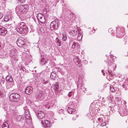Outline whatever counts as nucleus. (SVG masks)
Returning a JSON list of instances; mask_svg holds the SVG:
<instances>
[{"mask_svg": "<svg viewBox=\"0 0 128 128\" xmlns=\"http://www.w3.org/2000/svg\"><path fill=\"white\" fill-rule=\"evenodd\" d=\"M28 9V4L20 5L17 6L16 8V12L22 15L25 14Z\"/></svg>", "mask_w": 128, "mask_h": 128, "instance_id": "1", "label": "nucleus"}, {"mask_svg": "<svg viewBox=\"0 0 128 128\" xmlns=\"http://www.w3.org/2000/svg\"><path fill=\"white\" fill-rule=\"evenodd\" d=\"M27 28L24 22L19 24L16 28V30L21 34H26L27 31Z\"/></svg>", "mask_w": 128, "mask_h": 128, "instance_id": "2", "label": "nucleus"}, {"mask_svg": "<svg viewBox=\"0 0 128 128\" xmlns=\"http://www.w3.org/2000/svg\"><path fill=\"white\" fill-rule=\"evenodd\" d=\"M58 21L57 20H55L52 21L51 23L50 26V29L52 30L58 29Z\"/></svg>", "mask_w": 128, "mask_h": 128, "instance_id": "3", "label": "nucleus"}, {"mask_svg": "<svg viewBox=\"0 0 128 128\" xmlns=\"http://www.w3.org/2000/svg\"><path fill=\"white\" fill-rule=\"evenodd\" d=\"M24 38L22 37H20L17 39L16 44L18 46L22 47L24 44Z\"/></svg>", "mask_w": 128, "mask_h": 128, "instance_id": "4", "label": "nucleus"}, {"mask_svg": "<svg viewBox=\"0 0 128 128\" xmlns=\"http://www.w3.org/2000/svg\"><path fill=\"white\" fill-rule=\"evenodd\" d=\"M47 59L46 56L42 54H41L40 62L42 64H44L47 62Z\"/></svg>", "mask_w": 128, "mask_h": 128, "instance_id": "5", "label": "nucleus"}, {"mask_svg": "<svg viewBox=\"0 0 128 128\" xmlns=\"http://www.w3.org/2000/svg\"><path fill=\"white\" fill-rule=\"evenodd\" d=\"M42 123L43 126L45 128L47 127H50V122L47 120H42Z\"/></svg>", "mask_w": 128, "mask_h": 128, "instance_id": "6", "label": "nucleus"}, {"mask_svg": "<svg viewBox=\"0 0 128 128\" xmlns=\"http://www.w3.org/2000/svg\"><path fill=\"white\" fill-rule=\"evenodd\" d=\"M36 114L39 119H42L45 116L43 112L40 111L36 112Z\"/></svg>", "mask_w": 128, "mask_h": 128, "instance_id": "7", "label": "nucleus"}, {"mask_svg": "<svg viewBox=\"0 0 128 128\" xmlns=\"http://www.w3.org/2000/svg\"><path fill=\"white\" fill-rule=\"evenodd\" d=\"M33 88L31 86H28L26 88L25 92L28 94H30L32 93V92Z\"/></svg>", "mask_w": 128, "mask_h": 128, "instance_id": "8", "label": "nucleus"}, {"mask_svg": "<svg viewBox=\"0 0 128 128\" xmlns=\"http://www.w3.org/2000/svg\"><path fill=\"white\" fill-rule=\"evenodd\" d=\"M41 16H38V17L37 18L39 22L41 23L42 24H44L45 22V17L42 14H41Z\"/></svg>", "mask_w": 128, "mask_h": 128, "instance_id": "9", "label": "nucleus"}, {"mask_svg": "<svg viewBox=\"0 0 128 128\" xmlns=\"http://www.w3.org/2000/svg\"><path fill=\"white\" fill-rule=\"evenodd\" d=\"M9 96V99L10 101L12 102H18L20 99V98L17 96Z\"/></svg>", "mask_w": 128, "mask_h": 128, "instance_id": "10", "label": "nucleus"}, {"mask_svg": "<svg viewBox=\"0 0 128 128\" xmlns=\"http://www.w3.org/2000/svg\"><path fill=\"white\" fill-rule=\"evenodd\" d=\"M7 32L6 29L0 26V35L4 36Z\"/></svg>", "mask_w": 128, "mask_h": 128, "instance_id": "11", "label": "nucleus"}, {"mask_svg": "<svg viewBox=\"0 0 128 128\" xmlns=\"http://www.w3.org/2000/svg\"><path fill=\"white\" fill-rule=\"evenodd\" d=\"M120 113L121 114L122 116H124L126 114L127 110L125 108L122 109L120 111Z\"/></svg>", "mask_w": 128, "mask_h": 128, "instance_id": "12", "label": "nucleus"}, {"mask_svg": "<svg viewBox=\"0 0 128 128\" xmlns=\"http://www.w3.org/2000/svg\"><path fill=\"white\" fill-rule=\"evenodd\" d=\"M25 115H26V118L27 119H30V114L29 112V110L28 109H26L25 111H24Z\"/></svg>", "mask_w": 128, "mask_h": 128, "instance_id": "13", "label": "nucleus"}, {"mask_svg": "<svg viewBox=\"0 0 128 128\" xmlns=\"http://www.w3.org/2000/svg\"><path fill=\"white\" fill-rule=\"evenodd\" d=\"M69 34L73 36H76L77 34V32L76 30H71L69 32Z\"/></svg>", "mask_w": 128, "mask_h": 128, "instance_id": "14", "label": "nucleus"}, {"mask_svg": "<svg viewBox=\"0 0 128 128\" xmlns=\"http://www.w3.org/2000/svg\"><path fill=\"white\" fill-rule=\"evenodd\" d=\"M23 119L22 116L20 115L17 116L16 118V120L18 122L22 120H23Z\"/></svg>", "mask_w": 128, "mask_h": 128, "instance_id": "15", "label": "nucleus"}, {"mask_svg": "<svg viewBox=\"0 0 128 128\" xmlns=\"http://www.w3.org/2000/svg\"><path fill=\"white\" fill-rule=\"evenodd\" d=\"M8 125L6 122H4L2 126V128H8Z\"/></svg>", "mask_w": 128, "mask_h": 128, "instance_id": "16", "label": "nucleus"}, {"mask_svg": "<svg viewBox=\"0 0 128 128\" xmlns=\"http://www.w3.org/2000/svg\"><path fill=\"white\" fill-rule=\"evenodd\" d=\"M72 105H70V106L68 107L67 109V111L70 114H72V108H70V107L72 108Z\"/></svg>", "mask_w": 128, "mask_h": 128, "instance_id": "17", "label": "nucleus"}, {"mask_svg": "<svg viewBox=\"0 0 128 128\" xmlns=\"http://www.w3.org/2000/svg\"><path fill=\"white\" fill-rule=\"evenodd\" d=\"M58 84L56 83L54 86V89L56 91H57L58 88Z\"/></svg>", "mask_w": 128, "mask_h": 128, "instance_id": "18", "label": "nucleus"}, {"mask_svg": "<svg viewBox=\"0 0 128 128\" xmlns=\"http://www.w3.org/2000/svg\"><path fill=\"white\" fill-rule=\"evenodd\" d=\"M56 76V74L54 72L51 73L50 75L51 78L52 79H54Z\"/></svg>", "mask_w": 128, "mask_h": 128, "instance_id": "19", "label": "nucleus"}, {"mask_svg": "<svg viewBox=\"0 0 128 128\" xmlns=\"http://www.w3.org/2000/svg\"><path fill=\"white\" fill-rule=\"evenodd\" d=\"M83 84L82 82L78 83V84H77V86L78 88L82 89V88H83V87L82 86V85Z\"/></svg>", "mask_w": 128, "mask_h": 128, "instance_id": "20", "label": "nucleus"}, {"mask_svg": "<svg viewBox=\"0 0 128 128\" xmlns=\"http://www.w3.org/2000/svg\"><path fill=\"white\" fill-rule=\"evenodd\" d=\"M9 95L10 96H20V95H19L17 93H14L13 92H11L9 93Z\"/></svg>", "mask_w": 128, "mask_h": 128, "instance_id": "21", "label": "nucleus"}, {"mask_svg": "<svg viewBox=\"0 0 128 128\" xmlns=\"http://www.w3.org/2000/svg\"><path fill=\"white\" fill-rule=\"evenodd\" d=\"M82 34L80 33H79L78 35V37L77 38V39L78 40H80L82 38Z\"/></svg>", "mask_w": 128, "mask_h": 128, "instance_id": "22", "label": "nucleus"}, {"mask_svg": "<svg viewBox=\"0 0 128 128\" xmlns=\"http://www.w3.org/2000/svg\"><path fill=\"white\" fill-rule=\"evenodd\" d=\"M74 61L75 63H77L78 61V58L77 57L75 56L74 58Z\"/></svg>", "mask_w": 128, "mask_h": 128, "instance_id": "23", "label": "nucleus"}, {"mask_svg": "<svg viewBox=\"0 0 128 128\" xmlns=\"http://www.w3.org/2000/svg\"><path fill=\"white\" fill-rule=\"evenodd\" d=\"M48 82V80L46 78H45L42 80V82L44 84H46Z\"/></svg>", "mask_w": 128, "mask_h": 128, "instance_id": "24", "label": "nucleus"}, {"mask_svg": "<svg viewBox=\"0 0 128 128\" xmlns=\"http://www.w3.org/2000/svg\"><path fill=\"white\" fill-rule=\"evenodd\" d=\"M6 0H1L0 2H2V6L3 7H5L6 2Z\"/></svg>", "mask_w": 128, "mask_h": 128, "instance_id": "25", "label": "nucleus"}, {"mask_svg": "<svg viewBox=\"0 0 128 128\" xmlns=\"http://www.w3.org/2000/svg\"><path fill=\"white\" fill-rule=\"evenodd\" d=\"M78 46V44L74 42L72 46V47L74 48L76 47H77Z\"/></svg>", "mask_w": 128, "mask_h": 128, "instance_id": "26", "label": "nucleus"}, {"mask_svg": "<svg viewBox=\"0 0 128 128\" xmlns=\"http://www.w3.org/2000/svg\"><path fill=\"white\" fill-rule=\"evenodd\" d=\"M110 90L112 92H114L115 91L114 89V87L110 85Z\"/></svg>", "mask_w": 128, "mask_h": 128, "instance_id": "27", "label": "nucleus"}, {"mask_svg": "<svg viewBox=\"0 0 128 128\" xmlns=\"http://www.w3.org/2000/svg\"><path fill=\"white\" fill-rule=\"evenodd\" d=\"M62 39L63 40L65 41L67 38L66 35L64 34H62Z\"/></svg>", "mask_w": 128, "mask_h": 128, "instance_id": "28", "label": "nucleus"}, {"mask_svg": "<svg viewBox=\"0 0 128 128\" xmlns=\"http://www.w3.org/2000/svg\"><path fill=\"white\" fill-rule=\"evenodd\" d=\"M74 95V92H70L68 93V96H72Z\"/></svg>", "mask_w": 128, "mask_h": 128, "instance_id": "29", "label": "nucleus"}, {"mask_svg": "<svg viewBox=\"0 0 128 128\" xmlns=\"http://www.w3.org/2000/svg\"><path fill=\"white\" fill-rule=\"evenodd\" d=\"M56 42L57 44L59 46H60V44L59 41L58 40V38H57L56 39Z\"/></svg>", "mask_w": 128, "mask_h": 128, "instance_id": "30", "label": "nucleus"}, {"mask_svg": "<svg viewBox=\"0 0 128 128\" xmlns=\"http://www.w3.org/2000/svg\"><path fill=\"white\" fill-rule=\"evenodd\" d=\"M0 82L2 83V84H4L5 82V79L4 78H2L0 79Z\"/></svg>", "mask_w": 128, "mask_h": 128, "instance_id": "31", "label": "nucleus"}, {"mask_svg": "<svg viewBox=\"0 0 128 128\" xmlns=\"http://www.w3.org/2000/svg\"><path fill=\"white\" fill-rule=\"evenodd\" d=\"M77 65L78 64V66H80V69H82V67L81 66H80L81 65V64L80 63H79L78 62L76 64Z\"/></svg>", "mask_w": 128, "mask_h": 128, "instance_id": "32", "label": "nucleus"}, {"mask_svg": "<svg viewBox=\"0 0 128 128\" xmlns=\"http://www.w3.org/2000/svg\"><path fill=\"white\" fill-rule=\"evenodd\" d=\"M108 74H109L110 76H111L112 77V72L111 71H110V70H109L108 71Z\"/></svg>", "mask_w": 128, "mask_h": 128, "instance_id": "33", "label": "nucleus"}, {"mask_svg": "<svg viewBox=\"0 0 128 128\" xmlns=\"http://www.w3.org/2000/svg\"><path fill=\"white\" fill-rule=\"evenodd\" d=\"M2 88H1L2 89V91L1 92L2 94H4V92H5L4 89V87H3L2 86Z\"/></svg>", "mask_w": 128, "mask_h": 128, "instance_id": "34", "label": "nucleus"}, {"mask_svg": "<svg viewBox=\"0 0 128 128\" xmlns=\"http://www.w3.org/2000/svg\"><path fill=\"white\" fill-rule=\"evenodd\" d=\"M106 124L105 122H104V123H102L101 124V126H104L106 125Z\"/></svg>", "mask_w": 128, "mask_h": 128, "instance_id": "35", "label": "nucleus"}, {"mask_svg": "<svg viewBox=\"0 0 128 128\" xmlns=\"http://www.w3.org/2000/svg\"><path fill=\"white\" fill-rule=\"evenodd\" d=\"M8 18H8H5L4 20L5 21H8V20H9L10 19V18L9 19Z\"/></svg>", "mask_w": 128, "mask_h": 128, "instance_id": "36", "label": "nucleus"}, {"mask_svg": "<svg viewBox=\"0 0 128 128\" xmlns=\"http://www.w3.org/2000/svg\"><path fill=\"white\" fill-rule=\"evenodd\" d=\"M120 34H119L118 35H117L116 36L117 37L119 38H122V36L121 35H120Z\"/></svg>", "mask_w": 128, "mask_h": 128, "instance_id": "37", "label": "nucleus"}, {"mask_svg": "<svg viewBox=\"0 0 128 128\" xmlns=\"http://www.w3.org/2000/svg\"><path fill=\"white\" fill-rule=\"evenodd\" d=\"M63 112V110L62 109H61L60 110L59 113H62Z\"/></svg>", "mask_w": 128, "mask_h": 128, "instance_id": "38", "label": "nucleus"}, {"mask_svg": "<svg viewBox=\"0 0 128 128\" xmlns=\"http://www.w3.org/2000/svg\"><path fill=\"white\" fill-rule=\"evenodd\" d=\"M76 112V110L72 108V114H74Z\"/></svg>", "mask_w": 128, "mask_h": 128, "instance_id": "39", "label": "nucleus"}, {"mask_svg": "<svg viewBox=\"0 0 128 128\" xmlns=\"http://www.w3.org/2000/svg\"><path fill=\"white\" fill-rule=\"evenodd\" d=\"M112 28H110L108 30V32L110 33L112 31Z\"/></svg>", "mask_w": 128, "mask_h": 128, "instance_id": "40", "label": "nucleus"}, {"mask_svg": "<svg viewBox=\"0 0 128 128\" xmlns=\"http://www.w3.org/2000/svg\"><path fill=\"white\" fill-rule=\"evenodd\" d=\"M44 106H46V107L49 108V107H50V105H48V106L47 104H45Z\"/></svg>", "mask_w": 128, "mask_h": 128, "instance_id": "41", "label": "nucleus"}, {"mask_svg": "<svg viewBox=\"0 0 128 128\" xmlns=\"http://www.w3.org/2000/svg\"><path fill=\"white\" fill-rule=\"evenodd\" d=\"M127 86V84H123L122 85V86H123V87H124L125 88L126 86H126Z\"/></svg>", "mask_w": 128, "mask_h": 128, "instance_id": "42", "label": "nucleus"}, {"mask_svg": "<svg viewBox=\"0 0 128 128\" xmlns=\"http://www.w3.org/2000/svg\"><path fill=\"white\" fill-rule=\"evenodd\" d=\"M83 62L84 63H85V64H86L88 63V61L86 60H83Z\"/></svg>", "mask_w": 128, "mask_h": 128, "instance_id": "43", "label": "nucleus"}, {"mask_svg": "<svg viewBox=\"0 0 128 128\" xmlns=\"http://www.w3.org/2000/svg\"><path fill=\"white\" fill-rule=\"evenodd\" d=\"M18 0L20 2H22L24 1L25 0Z\"/></svg>", "mask_w": 128, "mask_h": 128, "instance_id": "44", "label": "nucleus"}, {"mask_svg": "<svg viewBox=\"0 0 128 128\" xmlns=\"http://www.w3.org/2000/svg\"><path fill=\"white\" fill-rule=\"evenodd\" d=\"M24 111H25L26 109H27V107H25L24 108Z\"/></svg>", "mask_w": 128, "mask_h": 128, "instance_id": "45", "label": "nucleus"}, {"mask_svg": "<svg viewBox=\"0 0 128 128\" xmlns=\"http://www.w3.org/2000/svg\"><path fill=\"white\" fill-rule=\"evenodd\" d=\"M42 95L41 93H40V94H38V96H42Z\"/></svg>", "mask_w": 128, "mask_h": 128, "instance_id": "46", "label": "nucleus"}, {"mask_svg": "<svg viewBox=\"0 0 128 128\" xmlns=\"http://www.w3.org/2000/svg\"><path fill=\"white\" fill-rule=\"evenodd\" d=\"M72 118V119L74 120H75L76 119V118H75L74 117H73Z\"/></svg>", "mask_w": 128, "mask_h": 128, "instance_id": "47", "label": "nucleus"}, {"mask_svg": "<svg viewBox=\"0 0 128 128\" xmlns=\"http://www.w3.org/2000/svg\"><path fill=\"white\" fill-rule=\"evenodd\" d=\"M101 119L100 118H98V121H100V120Z\"/></svg>", "mask_w": 128, "mask_h": 128, "instance_id": "48", "label": "nucleus"}, {"mask_svg": "<svg viewBox=\"0 0 128 128\" xmlns=\"http://www.w3.org/2000/svg\"><path fill=\"white\" fill-rule=\"evenodd\" d=\"M45 0H42V2H45Z\"/></svg>", "mask_w": 128, "mask_h": 128, "instance_id": "49", "label": "nucleus"}, {"mask_svg": "<svg viewBox=\"0 0 128 128\" xmlns=\"http://www.w3.org/2000/svg\"><path fill=\"white\" fill-rule=\"evenodd\" d=\"M102 74H103V75H104L105 74V73L104 72Z\"/></svg>", "mask_w": 128, "mask_h": 128, "instance_id": "50", "label": "nucleus"}, {"mask_svg": "<svg viewBox=\"0 0 128 128\" xmlns=\"http://www.w3.org/2000/svg\"><path fill=\"white\" fill-rule=\"evenodd\" d=\"M102 73H103V70H102Z\"/></svg>", "mask_w": 128, "mask_h": 128, "instance_id": "51", "label": "nucleus"}, {"mask_svg": "<svg viewBox=\"0 0 128 128\" xmlns=\"http://www.w3.org/2000/svg\"><path fill=\"white\" fill-rule=\"evenodd\" d=\"M126 68H128V66H126Z\"/></svg>", "mask_w": 128, "mask_h": 128, "instance_id": "52", "label": "nucleus"}, {"mask_svg": "<svg viewBox=\"0 0 128 128\" xmlns=\"http://www.w3.org/2000/svg\"><path fill=\"white\" fill-rule=\"evenodd\" d=\"M2 16L1 17V18H2Z\"/></svg>", "mask_w": 128, "mask_h": 128, "instance_id": "53", "label": "nucleus"}, {"mask_svg": "<svg viewBox=\"0 0 128 128\" xmlns=\"http://www.w3.org/2000/svg\"><path fill=\"white\" fill-rule=\"evenodd\" d=\"M1 93H0V96H1Z\"/></svg>", "mask_w": 128, "mask_h": 128, "instance_id": "54", "label": "nucleus"}, {"mask_svg": "<svg viewBox=\"0 0 128 128\" xmlns=\"http://www.w3.org/2000/svg\"><path fill=\"white\" fill-rule=\"evenodd\" d=\"M108 65H110L109 64V63H108Z\"/></svg>", "mask_w": 128, "mask_h": 128, "instance_id": "55", "label": "nucleus"}, {"mask_svg": "<svg viewBox=\"0 0 128 128\" xmlns=\"http://www.w3.org/2000/svg\"><path fill=\"white\" fill-rule=\"evenodd\" d=\"M0 84H1V83L0 82Z\"/></svg>", "mask_w": 128, "mask_h": 128, "instance_id": "56", "label": "nucleus"}]
</instances>
